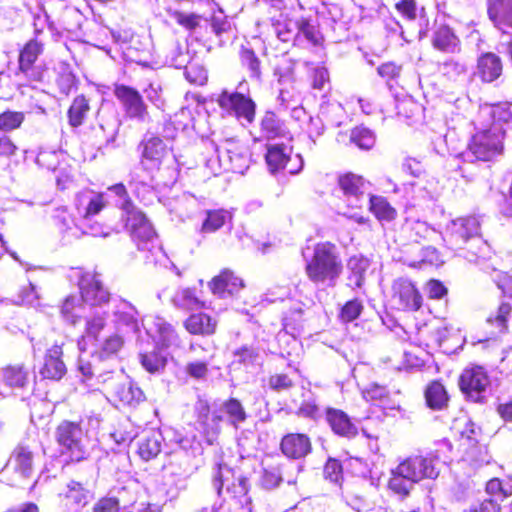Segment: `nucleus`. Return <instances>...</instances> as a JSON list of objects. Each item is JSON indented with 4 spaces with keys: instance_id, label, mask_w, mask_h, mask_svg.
<instances>
[{
    "instance_id": "obj_20",
    "label": "nucleus",
    "mask_w": 512,
    "mask_h": 512,
    "mask_svg": "<svg viewBox=\"0 0 512 512\" xmlns=\"http://www.w3.org/2000/svg\"><path fill=\"white\" fill-rule=\"evenodd\" d=\"M487 12L498 29L512 28V0H488Z\"/></svg>"
},
{
    "instance_id": "obj_11",
    "label": "nucleus",
    "mask_w": 512,
    "mask_h": 512,
    "mask_svg": "<svg viewBox=\"0 0 512 512\" xmlns=\"http://www.w3.org/2000/svg\"><path fill=\"white\" fill-rule=\"evenodd\" d=\"M279 449L287 459L300 460L312 452V439L304 432H288L281 437Z\"/></svg>"
},
{
    "instance_id": "obj_34",
    "label": "nucleus",
    "mask_w": 512,
    "mask_h": 512,
    "mask_svg": "<svg viewBox=\"0 0 512 512\" xmlns=\"http://www.w3.org/2000/svg\"><path fill=\"white\" fill-rule=\"evenodd\" d=\"M210 407L206 403L204 405V419L201 420V433L203 437L205 438L206 442L209 445L214 444V442L219 437L222 428L221 423L223 422L224 418L221 414H213L211 419H208V413H209Z\"/></svg>"
},
{
    "instance_id": "obj_1",
    "label": "nucleus",
    "mask_w": 512,
    "mask_h": 512,
    "mask_svg": "<svg viewBox=\"0 0 512 512\" xmlns=\"http://www.w3.org/2000/svg\"><path fill=\"white\" fill-rule=\"evenodd\" d=\"M512 118L507 104L486 105L479 111L477 132L468 145L469 153L477 160L490 161L503 150L504 125Z\"/></svg>"
},
{
    "instance_id": "obj_50",
    "label": "nucleus",
    "mask_w": 512,
    "mask_h": 512,
    "mask_svg": "<svg viewBox=\"0 0 512 512\" xmlns=\"http://www.w3.org/2000/svg\"><path fill=\"white\" fill-rule=\"evenodd\" d=\"M441 73L449 79L457 80L467 73V64L464 61L449 59L440 65Z\"/></svg>"
},
{
    "instance_id": "obj_43",
    "label": "nucleus",
    "mask_w": 512,
    "mask_h": 512,
    "mask_svg": "<svg viewBox=\"0 0 512 512\" xmlns=\"http://www.w3.org/2000/svg\"><path fill=\"white\" fill-rule=\"evenodd\" d=\"M61 455L65 456V465L85 461L89 458V452L86 449L83 440L59 445Z\"/></svg>"
},
{
    "instance_id": "obj_17",
    "label": "nucleus",
    "mask_w": 512,
    "mask_h": 512,
    "mask_svg": "<svg viewBox=\"0 0 512 512\" xmlns=\"http://www.w3.org/2000/svg\"><path fill=\"white\" fill-rule=\"evenodd\" d=\"M183 327L190 335L208 337L216 333L218 321L212 315L199 311L190 314L183 321Z\"/></svg>"
},
{
    "instance_id": "obj_9",
    "label": "nucleus",
    "mask_w": 512,
    "mask_h": 512,
    "mask_svg": "<svg viewBox=\"0 0 512 512\" xmlns=\"http://www.w3.org/2000/svg\"><path fill=\"white\" fill-rule=\"evenodd\" d=\"M392 300L397 309L404 312H416L423 304V297L416 285L407 279H397L392 285Z\"/></svg>"
},
{
    "instance_id": "obj_38",
    "label": "nucleus",
    "mask_w": 512,
    "mask_h": 512,
    "mask_svg": "<svg viewBox=\"0 0 512 512\" xmlns=\"http://www.w3.org/2000/svg\"><path fill=\"white\" fill-rule=\"evenodd\" d=\"M486 321L490 326L496 328L498 332H507L509 323L512 322V305L508 302L500 303L497 309L487 316Z\"/></svg>"
},
{
    "instance_id": "obj_61",
    "label": "nucleus",
    "mask_w": 512,
    "mask_h": 512,
    "mask_svg": "<svg viewBox=\"0 0 512 512\" xmlns=\"http://www.w3.org/2000/svg\"><path fill=\"white\" fill-rule=\"evenodd\" d=\"M427 297L432 300H440L447 296L448 288L438 279H430L425 284Z\"/></svg>"
},
{
    "instance_id": "obj_23",
    "label": "nucleus",
    "mask_w": 512,
    "mask_h": 512,
    "mask_svg": "<svg viewBox=\"0 0 512 512\" xmlns=\"http://www.w3.org/2000/svg\"><path fill=\"white\" fill-rule=\"evenodd\" d=\"M480 222L474 216L462 217L452 220L447 226V230L456 240H468L470 237L478 235Z\"/></svg>"
},
{
    "instance_id": "obj_49",
    "label": "nucleus",
    "mask_w": 512,
    "mask_h": 512,
    "mask_svg": "<svg viewBox=\"0 0 512 512\" xmlns=\"http://www.w3.org/2000/svg\"><path fill=\"white\" fill-rule=\"evenodd\" d=\"M167 149L158 137H151L144 142L143 157L147 160L158 163L166 155Z\"/></svg>"
},
{
    "instance_id": "obj_48",
    "label": "nucleus",
    "mask_w": 512,
    "mask_h": 512,
    "mask_svg": "<svg viewBox=\"0 0 512 512\" xmlns=\"http://www.w3.org/2000/svg\"><path fill=\"white\" fill-rule=\"evenodd\" d=\"M161 451V443L155 434L147 435L138 444V455L145 461L154 459Z\"/></svg>"
},
{
    "instance_id": "obj_46",
    "label": "nucleus",
    "mask_w": 512,
    "mask_h": 512,
    "mask_svg": "<svg viewBox=\"0 0 512 512\" xmlns=\"http://www.w3.org/2000/svg\"><path fill=\"white\" fill-rule=\"evenodd\" d=\"M125 344L124 338L117 333L109 335L96 351L98 357L107 360L117 356Z\"/></svg>"
},
{
    "instance_id": "obj_59",
    "label": "nucleus",
    "mask_w": 512,
    "mask_h": 512,
    "mask_svg": "<svg viewBox=\"0 0 512 512\" xmlns=\"http://www.w3.org/2000/svg\"><path fill=\"white\" fill-rule=\"evenodd\" d=\"M273 28L279 40L282 42H288L293 38L295 34L297 23L287 19L277 20L273 22Z\"/></svg>"
},
{
    "instance_id": "obj_64",
    "label": "nucleus",
    "mask_w": 512,
    "mask_h": 512,
    "mask_svg": "<svg viewBox=\"0 0 512 512\" xmlns=\"http://www.w3.org/2000/svg\"><path fill=\"white\" fill-rule=\"evenodd\" d=\"M120 501L117 497H101L94 505L93 512H118Z\"/></svg>"
},
{
    "instance_id": "obj_13",
    "label": "nucleus",
    "mask_w": 512,
    "mask_h": 512,
    "mask_svg": "<svg viewBox=\"0 0 512 512\" xmlns=\"http://www.w3.org/2000/svg\"><path fill=\"white\" fill-rule=\"evenodd\" d=\"M324 415L325 421L334 435L347 440H354L359 436L358 427L345 411L327 407Z\"/></svg>"
},
{
    "instance_id": "obj_30",
    "label": "nucleus",
    "mask_w": 512,
    "mask_h": 512,
    "mask_svg": "<svg viewBox=\"0 0 512 512\" xmlns=\"http://www.w3.org/2000/svg\"><path fill=\"white\" fill-rule=\"evenodd\" d=\"M415 482L407 478V476L396 466L391 470L390 477L387 482L388 490L403 500L409 497Z\"/></svg>"
},
{
    "instance_id": "obj_56",
    "label": "nucleus",
    "mask_w": 512,
    "mask_h": 512,
    "mask_svg": "<svg viewBox=\"0 0 512 512\" xmlns=\"http://www.w3.org/2000/svg\"><path fill=\"white\" fill-rule=\"evenodd\" d=\"M325 479L335 484H341L343 481V465L336 458H328L323 469Z\"/></svg>"
},
{
    "instance_id": "obj_6",
    "label": "nucleus",
    "mask_w": 512,
    "mask_h": 512,
    "mask_svg": "<svg viewBox=\"0 0 512 512\" xmlns=\"http://www.w3.org/2000/svg\"><path fill=\"white\" fill-rule=\"evenodd\" d=\"M485 490L489 497L470 512H512V489L506 488L499 478L490 479Z\"/></svg>"
},
{
    "instance_id": "obj_14",
    "label": "nucleus",
    "mask_w": 512,
    "mask_h": 512,
    "mask_svg": "<svg viewBox=\"0 0 512 512\" xmlns=\"http://www.w3.org/2000/svg\"><path fill=\"white\" fill-rule=\"evenodd\" d=\"M79 288L83 301L92 306H100L110 300L109 291L103 286L96 274H83L79 280Z\"/></svg>"
},
{
    "instance_id": "obj_62",
    "label": "nucleus",
    "mask_w": 512,
    "mask_h": 512,
    "mask_svg": "<svg viewBox=\"0 0 512 512\" xmlns=\"http://www.w3.org/2000/svg\"><path fill=\"white\" fill-rule=\"evenodd\" d=\"M461 438L471 445H476L485 440L481 428L472 421L466 423L463 431L461 432Z\"/></svg>"
},
{
    "instance_id": "obj_26",
    "label": "nucleus",
    "mask_w": 512,
    "mask_h": 512,
    "mask_svg": "<svg viewBox=\"0 0 512 512\" xmlns=\"http://www.w3.org/2000/svg\"><path fill=\"white\" fill-rule=\"evenodd\" d=\"M260 129L262 135L267 139L284 138L290 139V133L274 112L267 111L261 119Z\"/></svg>"
},
{
    "instance_id": "obj_35",
    "label": "nucleus",
    "mask_w": 512,
    "mask_h": 512,
    "mask_svg": "<svg viewBox=\"0 0 512 512\" xmlns=\"http://www.w3.org/2000/svg\"><path fill=\"white\" fill-rule=\"evenodd\" d=\"M291 148L285 144L268 146L266 162L272 172L283 169L290 160Z\"/></svg>"
},
{
    "instance_id": "obj_45",
    "label": "nucleus",
    "mask_w": 512,
    "mask_h": 512,
    "mask_svg": "<svg viewBox=\"0 0 512 512\" xmlns=\"http://www.w3.org/2000/svg\"><path fill=\"white\" fill-rule=\"evenodd\" d=\"M370 211L380 221H392L395 219L397 212L382 196L372 195L369 199Z\"/></svg>"
},
{
    "instance_id": "obj_12",
    "label": "nucleus",
    "mask_w": 512,
    "mask_h": 512,
    "mask_svg": "<svg viewBox=\"0 0 512 512\" xmlns=\"http://www.w3.org/2000/svg\"><path fill=\"white\" fill-rule=\"evenodd\" d=\"M43 52V44L36 39L30 40L19 55V75H23L29 81H40L42 71L35 65L38 56Z\"/></svg>"
},
{
    "instance_id": "obj_32",
    "label": "nucleus",
    "mask_w": 512,
    "mask_h": 512,
    "mask_svg": "<svg viewBox=\"0 0 512 512\" xmlns=\"http://www.w3.org/2000/svg\"><path fill=\"white\" fill-rule=\"evenodd\" d=\"M232 221V213L226 209H212L205 212L200 231L204 234L214 233L226 223Z\"/></svg>"
},
{
    "instance_id": "obj_3",
    "label": "nucleus",
    "mask_w": 512,
    "mask_h": 512,
    "mask_svg": "<svg viewBox=\"0 0 512 512\" xmlns=\"http://www.w3.org/2000/svg\"><path fill=\"white\" fill-rule=\"evenodd\" d=\"M212 482L218 496L225 495L230 499L245 497L249 491L248 478L222 463L217 464Z\"/></svg>"
},
{
    "instance_id": "obj_42",
    "label": "nucleus",
    "mask_w": 512,
    "mask_h": 512,
    "mask_svg": "<svg viewBox=\"0 0 512 512\" xmlns=\"http://www.w3.org/2000/svg\"><path fill=\"white\" fill-rule=\"evenodd\" d=\"M155 331L158 337L156 345L166 349L180 342V336L176 328L169 322L160 320L155 325Z\"/></svg>"
},
{
    "instance_id": "obj_7",
    "label": "nucleus",
    "mask_w": 512,
    "mask_h": 512,
    "mask_svg": "<svg viewBox=\"0 0 512 512\" xmlns=\"http://www.w3.org/2000/svg\"><path fill=\"white\" fill-rule=\"evenodd\" d=\"M114 95L121 103L128 118L144 122L148 119L147 105L138 90L127 85L117 84Z\"/></svg>"
},
{
    "instance_id": "obj_31",
    "label": "nucleus",
    "mask_w": 512,
    "mask_h": 512,
    "mask_svg": "<svg viewBox=\"0 0 512 512\" xmlns=\"http://www.w3.org/2000/svg\"><path fill=\"white\" fill-rule=\"evenodd\" d=\"M428 353L418 345H410L404 350L399 369L405 371L422 370L426 365Z\"/></svg>"
},
{
    "instance_id": "obj_52",
    "label": "nucleus",
    "mask_w": 512,
    "mask_h": 512,
    "mask_svg": "<svg viewBox=\"0 0 512 512\" xmlns=\"http://www.w3.org/2000/svg\"><path fill=\"white\" fill-rule=\"evenodd\" d=\"M363 309V304L359 299L349 300L340 309L339 319L343 323H350L361 315Z\"/></svg>"
},
{
    "instance_id": "obj_18",
    "label": "nucleus",
    "mask_w": 512,
    "mask_h": 512,
    "mask_svg": "<svg viewBox=\"0 0 512 512\" xmlns=\"http://www.w3.org/2000/svg\"><path fill=\"white\" fill-rule=\"evenodd\" d=\"M112 399L116 407L125 408L139 405L146 397L141 388L131 382H125L116 385Z\"/></svg>"
},
{
    "instance_id": "obj_19",
    "label": "nucleus",
    "mask_w": 512,
    "mask_h": 512,
    "mask_svg": "<svg viewBox=\"0 0 512 512\" xmlns=\"http://www.w3.org/2000/svg\"><path fill=\"white\" fill-rule=\"evenodd\" d=\"M333 259L334 258H311L306 264V273L309 279L318 283L337 276L340 268Z\"/></svg>"
},
{
    "instance_id": "obj_53",
    "label": "nucleus",
    "mask_w": 512,
    "mask_h": 512,
    "mask_svg": "<svg viewBox=\"0 0 512 512\" xmlns=\"http://www.w3.org/2000/svg\"><path fill=\"white\" fill-rule=\"evenodd\" d=\"M350 139L361 149H370L375 144L373 132L365 127H356L352 130Z\"/></svg>"
},
{
    "instance_id": "obj_60",
    "label": "nucleus",
    "mask_w": 512,
    "mask_h": 512,
    "mask_svg": "<svg viewBox=\"0 0 512 512\" xmlns=\"http://www.w3.org/2000/svg\"><path fill=\"white\" fill-rule=\"evenodd\" d=\"M241 62L249 70L251 78L257 80L260 78V60L252 50L243 49L241 51Z\"/></svg>"
},
{
    "instance_id": "obj_37",
    "label": "nucleus",
    "mask_w": 512,
    "mask_h": 512,
    "mask_svg": "<svg viewBox=\"0 0 512 512\" xmlns=\"http://www.w3.org/2000/svg\"><path fill=\"white\" fill-rule=\"evenodd\" d=\"M433 45L441 51L454 53L459 50V39L448 26L441 25L434 33Z\"/></svg>"
},
{
    "instance_id": "obj_33",
    "label": "nucleus",
    "mask_w": 512,
    "mask_h": 512,
    "mask_svg": "<svg viewBox=\"0 0 512 512\" xmlns=\"http://www.w3.org/2000/svg\"><path fill=\"white\" fill-rule=\"evenodd\" d=\"M175 306L182 310H195L207 308V302L200 299L195 288H184L176 293L173 298Z\"/></svg>"
},
{
    "instance_id": "obj_41",
    "label": "nucleus",
    "mask_w": 512,
    "mask_h": 512,
    "mask_svg": "<svg viewBox=\"0 0 512 512\" xmlns=\"http://www.w3.org/2000/svg\"><path fill=\"white\" fill-rule=\"evenodd\" d=\"M119 126L120 124L115 117H102L97 127L92 128L95 133L94 137L99 143L113 141L118 133Z\"/></svg>"
},
{
    "instance_id": "obj_4",
    "label": "nucleus",
    "mask_w": 512,
    "mask_h": 512,
    "mask_svg": "<svg viewBox=\"0 0 512 512\" xmlns=\"http://www.w3.org/2000/svg\"><path fill=\"white\" fill-rule=\"evenodd\" d=\"M490 385V378L484 367L472 365L461 372L458 386L465 397L473 402H482L484 393Z\"/></svg>"
},
{
    "instance_id": "obj_29",
    "label": "nucleus",
    "mask_w": 512,
    "mask_h": 512,
    "mask_svg": "<svg viewBox=\"0 0 512 512\" xmlns=\"http://www.w3.org/2000/svg\"><path fill=\"white\" fill-rule=\"evenodd\" d=\"M478 73L485 82L496 80L502 73L500 58L493 53H486L478 59Z\"/></svg>"
},
{
    "instance_id": "obj_40",
    "label": "nucleus",
    "mask_w": 512,
    "mask_h": 512,
    "mask_svg": "<svg viewBox=\"0 0 512 512\" xmlns=\"http://www.w3.org/2000/svg\"><path fill=\"white\" fill-rule=\"evenodd\" d=\"M222 409L229 421L235 428L247 420L248 415L244 405L235 397H229L222 403Z\"/></svg>"
},
{
    "instance_id": "obj_28",
    "label": "nucleus",
    "mask_w": 512,
    "mask_h": 512,
    "mask_svg": "<svg viewBox=\"0 0 512 512\" xmlns=\"http://www.w3.org/2000/svg\"><path fill=\"white\" fill-rule=\"evenodd\" d=\"M81 421L62 420L55 428V441L58 445L82 440Z\"/></svg>"
},
{
    "instance_id": "obj_63",
    "label": "nucleus",
    "mask_w": 512,
    "mask_h": 512,
    "mask_svg": "<svg viewBox=\"0 0 512 512\" xmlns=\"http://www.w3.org/2000/svg\"><path fill=\"white\" fill-rule=\"evenodd\" d=\"M65 497L70 502L82 505L86 504V490L79 482L72 481L68 485V490L65 494Z\"/></svg>"
},
{
    "instance_id": "obj_57",
    "label": "nucleus",
    "mask_w": 512,
    "mask_h": 512,
    "mask_svg": "<svg viewBox=\"0 0 512 512\" xmlns=\"http://www.w3.org/2000/svg\"><path fill=\"white\" fill-rule=\"evenodd\" d=\"M267 382L269 388L277 392L291 389L295 385L294 379L286 372L271 374Z\"/></svg>"
},
{
    "instance_id": "obj_36",
    "label": "nucleus",
    "mask_w": 512,
    "mask_h": 512,
    "mask_svg": "<svg viewBox=\"0 0 512 512\" xmlns=\"http://www.w3.org/2000/svg\"><path fill=\"white\" fill-rule=\"evenodd\" d=\"M11 458L15 463L16 471L25 475L31 473L33 469L34 453L28 444H17L12 451Z\"/></svg>"
},
{
    "instance_id": "obj_51",
    "label": "nucleus",
    "mask_w": 512,
    "mask_h": 512,
    "mask_svg": "<svg viewBox=\"0 0 512 512\" xmlns=\"http://www.w3.org/2000/svg\"><path fill=\"white\" fill-rule=\"evenodd\" d=\"M24 113L19 111H4L0 114V131L10 132L18 129L24 121Z\"/></svg>"
},
{
    "instance_id": "obj_47",
    "label": "nucleus",
    "mask_w": 512,
    "mask_h": 512,
    "mask_svg": "<svg viewBox=\"0 0 512 512\" xmlns=\"http://www.w3.org/2000/svg\"><path fill=\"white\" fill-rule=\"evenodd\" d=\"M107 326L105 315L95 314L86 318L82 340L90 339L98 341Z\"/></svg>"
},
{
    "instance_id": "obj_39",
    "label": "nucleus",
    "mask_w": 512,
    "mask_h": 512,
    "mask_svg": "<svg viewBox=\"0 0 512 512\" xmlns=\"http://www.w3.org/2000/svg\"><path fill=\"white\" fill-rule=\"evenodd\" d=\"M338 183L345 197L366 195L368 190V183L361 176L351 173L340 176Z\"/></svg>"
},
{
    "instance_id": "obj_22",
    "label": "nucleus",
    "mask_w": 512,
    "mask_h": 512,
    "mask_svg": "<svg viewBox=\"0 0 512 512\" xmlns=\"http://www.w3.org/2000/svg\"><path fill=\"white\" fill-rule=\"evenodd\" d=\"M238 147L233 142H227L224 150L217 148L218 158L225 170L243 173L247 167V158L241 152H237Z\"/></svg>"
},
{
    "instance_id": "obj_55",
    "label": "nucleus",
    "mask_w": 512,
    "mask_h": 512,
    "mask_svg": "<svg viewBox=\"0 0 512 512\" xmlns=\"http://www.w3.org/2000/svg\"><path fill=\"white\" fill-rule=\"evenodd\" d=\"M185 373L195 381H205L209 374V363L204 360L190 361L185 366Z\"/></svg>"
},
{
    "instance_id": "obj_16",
    "label": "nucleus",
    "mask_w": 512,
    "mask_h": 512,
    "mask_svg": "<svg viewBox=\"0 0 512 512\" xmlns=\"http://www.w3.org/2000/svg\"><path fill=\"white\" fill-rule=\"evenodd\" d=\"M208 287L219 297L233 296L245 287L244 281L230 269H223L209 282Z\"/></svg>"
},
{
    "instance_id": "obj_58",
    "label": "nucleus",
    "mask_w": 512,
    "mask_h": 512,
    "mask_svg": "<svg viewBox=\"0 0 512 512\" xmlns=\"http://www.w3.org/2000/svg\"><path fill=\"white\" fill-rule=\"evenodd\" d=\"M63 157L61 151L56 150H41L36 157V163L48 170H55Z\"/></svg>"
},
{
    "instance_id": "obj_8",
    "label": "nucleus",
    "mask_w": 512,
    "mask_h": 512,
    "mask_svg": "<svg viewBox=\"0 0 512 512\" xmlns=\"http://www.w3.org/2000/svg\"><path fill=\"white\" fill-rule=\"evenodd\" d=\"M64 342H55L46 349L39 374L43 380L51 382L61 381L67 374V366L63 360Z\"/></svg>"
},
{
    "instance_id": "obj_5",
    "label": "nucleus",
    "mask_w": 512,
    "mask_h": 512,
    "mask_svg": "<svg viewBox=\"0 0 512 512\" xmlns=\"http://www.w3.org/2000/svg\"><path fill=\"white\" fill-rule=\"evenodd\" d=\"M219 107L228 115L234 116L242 123L250 124L255 118L254 101L240 92L223 90L216 100Z\"/></svg>"
},
{
    "instance_id": "obj_44",
    "label": "nucleus",
    "mask_w": 512,
    "mask_h": 512,
    "mask_svg": "<svg viewBox=\"0 0 512 512\" xmlns=\"http://www.w3.org/2000/svg\"><path fill=\"white\" fill-rule=\"evenodd\" d=\"M89 111L90 105L88 99L83 95L75 97L68 110L69 124L73 127L82 125Z\"/></svg>"
},
{
    "instance_id": "obj_15",
    "label": "nucleus",
    "mask_w": 512,
    "mask_h": 512,
    "mask_svg": "<svg viewBox=\"0 0 512 512\" xmlns=\"http://www.w3.org/2000/svg\"><path fill=\"white\" fill-rule=\"evenodd\" d=\"M107 197L103 192L84 189L75 196V207L84 220L98 215L107 206Z\"/></svg>"
},
{
    "instance_id": "obj_21",
    "label": "nucleus",
    "mask_w": 512,
    "mask_h": 512,
    "mask_svg": "<svg viewBox=\"0 0 512 512\" xmlns=\"http://www.w3.org/2000/svg\"><path fill=\"white\" fill-rule=\"evenodd\" d=\"M163 349L159 345H155L151 350L139 352V362L142 368L149 374H159L166 369L168 359L163 353Z\"/></svg>"
},
{
    "instance_id": "obj_54",
    "label": "nucleus",
    "mask_w": 512,
    "mask_h": 512,
    "mask_svg": "<svg viewBox=\"0 0 512 512\" xmlns=\"http://www.w3.org/2000/svg\"><path fill=\"white\" fill-rule=\"evenodd\" d=\"M283 481L281 469L277 466H268L263 468L260 479L261 486L264 489H274Z\"/></svg>"
},
{
    "instance_id": "obj_2",
    "label": "nucleus",
    "mask_w": 512,
    "mask_h": 512,
    "mask_svg": "<svg viewBox=\"0 0 512 512\" xmlns=\"http://www.w3.org/2000/svg\"><path fill=\"white\" fill-rule=\"evenodd\" d=\"M124 212L126 213L125 227L137 243L139 251L156 256L164 253L152 225L141 211L134 208L131 201H126Z\"/></svg>"
},
{
    "instance_id": "obj_24",
    "label": "nucleus",
    "mask_w": 512,
    "mask_h": 512,
    "mask_svg": "<svg viewBox=\"0 0 512 512\" xmlns=\"http://www.w3.org/2000/svg\"><path fill=\"white\" fill-rule=\"evenodd\" d=\"M4 383L13 389H25L30 383V371L25 364H9L2 371Z\"/></svg>"
},
{
    "instance_id": "obj_10",
    "label": "nucleus",
    "mask_w": 512,
    "mask_h": 512,
    "mask_svg": "<svg viewBox=\"0 0 512 512\" xmlns=\"http://www.w3.org/2000/svg\"><path fill=\"white\" fill-rule=\"evenodd\" d=\"M397 467L415 483L423 479H434L439 474L433 459L421 454L408 456Z\"/></svg>"
},
{
    "instance_id": "obj_27",
    "label": "nucleus",
    "mask_w": 512,
    "mask_h": 512,
    "mask_svg": "<svg viewBox=\"0 0 512 512\" xmlns=\"http://www.w3.org/2000/svg\"><path fill=\"white\" fill-rule=\"evenodd\" d=\"M130 177L129 185L137 197L142 200L148 199V196L153 192V177L151 174L139 166L134 168Z\"/></svg>"
},
{
    "instance_id": "obj_25",
    "label": "nucleus",
    "mask_w": 512,
    "mask_h": 512,
    "mask_svg": "<svg viewBox=\"0 0 512 512\" xmlns=\"http://www.w3.org/2000/svg\"><path fill=\"white\" fill-rule=\"evenodd\" d=\"M424 398L426 405L432 410H441L449 402L448 392L441 380H432L427 384Z\"/></svg>"
}]
</instances>
